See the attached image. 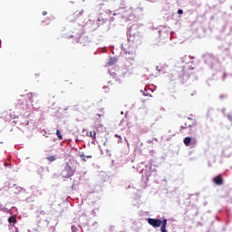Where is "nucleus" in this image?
I'll return each mask as SVG.
<instances>
[{"label": "nucleus", "instance_id": "nucleus-1", "mask_svg": "<svg viewBox=\"0 0 232 232\" xmlns=\"http://www.w3.org/2000/svg\"><path fill=\"white\" fill-rule=\"evenodd\" d=\"M148 224H150V226H152V227H160V231L161 232H168L166 230V227L168 226V219H157V218H149L147 219Z\"/></svg>", "mask_w": 232, "mask_h": 232}, {"label": "nucleus", "instance_id": "nucleus-2", "mask_svg": "<svg viewBox=\"0 0 232 232\" xmlns=\"http://www.w3.org/2000/svg\"><path fill=\"white\" fill-rule=\"evenodd\" d=\"M73 169L70 166V163H66L64 169L62 171L63 177L64 179H70V177H73Z\"/></svg>", "mask_w": 232, "mask_h": 232}, {"label": "nucleus", "instance_id": "nucleus-3", "mask_svg": "<svg viewBox=\"0 0 232 232\" xmlns=\"http://www.w3.org/2000/svg\"><path fill=\"white\" fill-rule=\"evenodd\" d=\"M213 182L217 184V186H222L224 184V179H222V175H218L213 179Z\"/></svg>", "mask_w": 232, "mask_h": 232}, {"label": "nucleus", "instance_id": "nucleus-4", "mask_svg": "<svg viewBox=\"0 0 232 232\" xmlns=\"http://www.w3.org/2000/svg\"><path fill=\"white\" fill-rule=\"evenodd\" d=\"M90 108H92V103L89 102H83L82 103V110L83 111H88V110H90Z\"/></svg>", "mask_w": 232, "mask_h": 232}, {"label": "nucleus", "instance_id": "nucleus-5", "mask_svg": "<svg viewBox=\"0 0 232 232\" xmlns=\"http://www.w3.org/2000/svg\"><path fill=\"white\" fill-rule=\"evenodd\" d=\"M183 142H184L185 146H189V145L191 144V138L186 137V138L183 140Z\"/></svg>", "mask_w": 232, "mask_h": 232}, {"label": "nucleus", "instance_id": "nucleus-6", "mask_svg": "<svg viewBox=\"0 0 232 232\" xmlns=\"http://www.w3.org/2000/svg\"><path fill=\"white\" fill-rule=\"evenodd\" d=\"M117 63V58H111L108 62V66H113Z\"/></svg>", "mask_w": 232, "mask_h": 232}, {"label": "nucleus", "instance_id": "nucleus-7", "mask_svg": "<svg viewBox=\"0 0 232 232\" xmlns=\"http://www.w3.org/2000/svg\"><path fill=\"white\" fill-rule=\"evenodd\" d=\"M8 222L9 224H15L17 222V219L15 218V217L12 216L8 218Z\"/></svg>", "mask_w": 232, "mask_h": 232}, {"label": "nucleus", "instance_id": "nucleus-8", "mask_svg": "<svg viewBox=\"0 0 232 232\" xmlns=\"http://www.w3.org/2000/svg\"><path fill=\"white\" fill-rule=\"evenodd\" d=\"M47 160H49V162H54V160H57V158L55 156H48Z\"/></svg>", "mask_w": 232, "mask_h": 232}, {"label": "nucleus", "instance_id": "nucleus-9", "mask_svg": "<svg viewBox=\"0 0 232 232\" xmlns=\"http://www.w3.org/2000/svg\"><path fill=\"white\" fill-rule=\"evenodd\" d=\"M56 135H57V137L60 140H63V135L61 134V130H56Z\"/></svg>", "mask_w": 232, "mask_h": 232}, {"label": "nucleus", "instance_id": "nucleus-10", "mask_svg": "<svg viewBox=\"0 0 232 232\" xmlns=\"http://www.w3.org/2000/svg\"><path fill=\"white\" fill-rule=\"evenodd\" d=\"M80 159H82L83 162H86V156L84 155V153L80 154Z\"/></svg>", "mask_w": 232, "mask_h": 232}, {"label": "nucleus", "instance_id": "nucleus-11", "mask_svg": "<svg viewBox=\"0 0 232 232\" xmlns=\"http://www.w3.org/2000/svg\"><path fill=\"white\" fill-rule=\"evenodd\" d=\"M178 14H179V15H182V14H184V11H183L182 9H179V10H178Z\"/></svg>", "mask_w": 232, "mask_h": 232}, {"label": "nucleus", "instance_id": "nucleus-12", "mask_svg": "<svg viewBox=\"0 0 232 232\" xmlns=\"http://www.w3.org/2000/svg\"><path fill=\"white\" fill-rule=\"evenodd\" d=\"M115 137H116V139H122V138H121V135H119V134H115Z\"/></svg>", "mask_w": 232, "mask_h": 232}, {"label": "nucleus", "instance_id": "nucleus-13", "mask_svg": "<svg viewBox=\"0 0 232 232\" xmlns=\"http://www.w3.org/2000/svg\"><path fill=\"white\" fill-rule=\"evenodd\" d=\"M43 15H48V12L44 11V12H43Z\"/></svg>", "mask_w": 232, "mask_h": 232}, {"label": "nucleus", "instance_id": "nucleus-14", "mask_svg": "<svg viewBox=\"0 0 232 232\" xmlns=\"http://www.w3.org/2000/svg\"><path fill=\"white\" fill-rule=\"evenodd\" d=\"M86 159H92V155H89V156H85Z\"/></svg>", "mask_w": 232, "mask_h": 232}, {"label": "nucleus", "instance_id": "nucleus-15", "mask_svg": "<svg viewBox=\"0 0 232 232\" xmlns=\"http://www.w3.org/2000/svg\"><path fill=\"white\" fill-rule=\"evenodd\" d=\"M70 37H73V35H71Z\"/></svg>", "mask_w": 232, "mask_h": 232}]
</instances>
